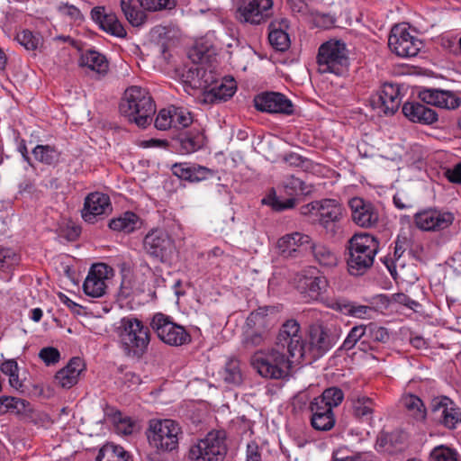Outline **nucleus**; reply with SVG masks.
<instances>
[{"mask_svg": "<svg viewBox=\"0 0 461 461\" xmlns=\"http://www.w3.org/2000/svg\"><path fill=\"white\" fill-rule=\"evenodd\" d=\"M18 42L28 50H34L40 43V37L34 35L32 32L24 30L17 34Z\"/></svg>", "mask_w": 461, "mask_h": 461, "instance_id": "51", "label": "nucleus"}, {"mask_svg": "<svg viewBox=\"0 0 461 461\" xmlns=\"http://www.w3.org/2000/svg\"><path fill=\"white\" fill-rule=\"evenodd\" d=\"M142 221L140 218L132 212H126L118 218L113 219L109 222V228L113 230L122 231L130 234L141 228Z\"/></svg>", "mask_w": 461, "mask_h": 461, "instance_id": "33", "label": "nucleus"}, {"mask_svg": "<svg viewBox=\"0 0 461 461\" xmlns=\"http://www.w3.org/2000/svg\"><path fill=\"white\" fill-rule=\"evenodd\" d=\"M309 249L313 261L321 267L329 270L337 267L339 256L337 252L327 244L311 240Z\"/></svg>", "mask_w": 461, "mask_h": 461, "instance_id": "25", "label": "nucleus"}, {"mask_svg": "<svg viewBox=\"0 0 461 461\" xmlns=\"http://www.w3.org/2000/svg\"><path fill=\"white\" fill-rule=\"evenodd\" d=\"M424 104L438 108L454 110L460 106L461 99L454 92L438 88H424L418 94Z\"/></svg>", "mask_w": 461, "mask_h": 461, "instance_id": "21", "label": "nucleus"}, {"mask_svg": "<svg viewBox=\"0 0 461 461\" xmlns=\"http://www.w3.org/2000/svg\"><path fill=\"white\" fill-rule=\"evenodd\" d=\"M191 168L192 166H189L186 163H176L173 165L172 172L178 178L189 181L188 175L192 173Z\"/></svg>", "mask_w": 461, "mask_h": 461, "instance_id": "59", "label": "nucleus"}, {"mask_svg": "<svg viewBox=\"0 0 461 461\" xmlns=\"http://www.w3.org/2000/svg\"><path fill=\"white\" fill-rule=\"evenodd\" d=\"M133 426H134L133 422L128 417H124V418L121 417L118 420V422L116 425L117 429L125 435H129V434L132 433Z\"/></svg>", "mask_w": 461, "mask_h": 461, "instance_id": "60", "label": "nucleus"}, {"mask_svg": "<svg viewBox=\"0 0 461 461\" xmlns=\"http://www.w3.org/2000/svg\"><path fill=\"white\" fill-rule=\"evenodd\" d=\"M192 173L188 175L190 182H200L212 175V171L205 167L192 166Z\"/></svg>", "mask_w": 461, "mask_h": 461, "instance_id": "57", "label": "nucleus"}, {"mask_svg": "<svg viewBox=\"0 0 461 461\" xmlns=\"http://www.w3.org/2000/svg\"><path fill=\"white\" fill-rule=\"evenodd\" d=\"M299 287L312 299H318L328 287V280L324 276H312L302 275L299 277Z\"/></svg>", "mask_w": 461, "mask_h": 461, "instance_id": "31", "label": "nucleus"}, {"mask_svg": "<svg viewBox=\"0 0 461 461\" xmlns=\"http://www.w3.org/2000/svg\"><path fill=\"white\" fill-rule=\"evenodd\" d=\"M29 402L13 396L0 397V414L12 412L15 414H23L27 411Z\"/></svg>", "mask_w": 461, "mask_h": 461, "instance_id": "38", "label": "nucleus"}, {"mask_svg": "<svg viewBox=\"0 0 461 461\" xmlns=\"http://www.w3.org/2000/svg\"><path fill=\"white\" fill-rule=\"evenodd\" d=\"M172 127L175 128L188 127L193 122L191 113L182 107L172 106Z\"/></svg>", "mask_w": 461, "mask_h": 461, "instance_id": "49", "label": "nucleus"}, {"mask_svg": "<svg viewBox=\"0 0 461 461\" xmlns=\"http://www.w3.org/2000/svg\"><path fill=\"white\" fill-rule=\"evenodd\" d=\"M150 327L160 340L170 346H182L191 341L190 334L185 329L170 321L163 313H156L150 322Z\"/></svg>", "mask_w": 461, "mask_h": 461, "instance_id": "12", "label": "nucleus"}, {"mask_svg": "<svg viewBox=\"0 0 461 461\" xmlns=\"http://www.w3.org/2000/svg\"><path fill=\"white\" fill-rule=\"evenodd\" d=\"M108 267L104 263L94 265L83 284V290L88 296L98 298L105 294Z\"/></svg>", "mask_w": 461, "mask_h": 461, "instance_id": "22", "label": "nucleus"}, {"mask_svg": "<svg viewBox=\"0 0 461 461\" xmlns=\"http://www.w3.org/2000/svg\"><path fill=\"white\" fill-rule=\"evenodd\" d=\"M92 19L97 23L101 29L118 38H125L127 32L122 23L113 13H106L104 6L94 7L91 11Z\"/></svg>", "mask_w": 461, "mask_h": 461, "instance_id": "23", "label": "nucleus"}, {"mask_svg": "<svg viewBox=\"0 0 461 461\" xmlns=\"http://www.w3.org/2000/svg\"><path fill=\"white\" fill-rule=\"evenodd\" d=\"M388 46L399 57H414L420 50L421 42L410 34L407 28L394 25L388 38Z\"/></svg>", "mask_w": 461, "mask_h": 461, "instance_id": "13", "label": "nucleus"}, {"mask_svg": "<svg viewBox=\"0 0 461 461\" xmlns=\"http://www.w3.org/2000/svg\"><path fill=\"white\" fill-rule=\"evenodd\" d=\"M1 371L8 376H14V374L18 371L17 362L14 359L3 362L1 365Z\"/></svg>", "mask_w": 461, "mask_h": 461, "instance_id": "64", "label": "nucleus"}, {"mask_svg": "<svg viewBox=\"0 0 461 461\" xmlns=\"http://www.w3.org/2000/svg\"><path fill=\"white\" fill-rule=\"evenodd\" d=\"M262 203L270 205L275 211L281 212L294 208L295 205V199L294 197H290L283 201L275 194H270L262 200Z\"/></svg>", "mask_w": 461, "mask_h": 461, "instance_id": "48", "label": "nucleus"}, {"mask_svg": "<svg viewBox=\"0 0 461 461\" xmlns=\"http://www.w3.org/2000/svg\"><path fill=\"white\" fill-rule=\"evenodd\" d=\"M32 154L37 161L49 166L56 165L60 158V153L50 145H37Z\"/></svg>", "mask_w": 461, "mask_h": 461, "instance_id": "40", "label": "nucleus"}, {"mask_svg": "<svg viewBox=\"0 0 461 461\" xmlns=\"http://www.w3.org/2000/svg\"><path fill=\"white\" fill-rule=\"evenodd\" d=\"M333 309L339 311L342 313L348 314L356 318H365L374 312V309L366 305H355L348 302H335Z\"/></svg>", "mask_w": 461, "mask_h": 461, "instance_id": "41", "label": "nucleus"}, {"mask_svg": "<svg viewBox=\"0 0 461 461\" xmlns=\"http://www.w3.org/2000/svg\"><path fill=\"white\" fill-rule=\"evenodd\" d=\"M374 405L373 400L366 396H357L352 401L354 414L358 418L370 416L373 413Z\"/></svg>", "mask_w": 461, "mask_h": 461, "instance_id": "45", "label": "nucleus"}, {"mask_svg": "<svg viewBox=\"0 0 461 461\" xmlns=\"http://www.w3.org/2000/svg\"><path fill=\"white\" fill-rule=\"evenodd\" d=\"M95 461H132L130 454L121 446L105 444L100 450Z\"/></svg>", "mask_w": 461, "mask_h": 461, "instance_id": "36", "label": "nucleus"}, {"mask_svg": "<svg viewBox=\"0 0 461 461\" xmlns=\"http://www.w3.org/2000/svg\"><path fill=\"white\" fill-rule=\"evenodd\" d=\"M311 240L312 238L306 234L293 232L281 237L277 241V247L284 258H297L299 248L309 245Z\"/></svg>", "mask_w": 461, "mask_h": 461, "instance_id": "26", "label": "nucleus"}, {"mask_svg": "<svg viewBox=\"0 0 461 461\" xmlns=\"http://www.w3.org/2000/svg\"><path fill=\"white\" fill-rule=\"evenodd\" d=\"M401 102L398 86L388 83L384 84L381 90L371 98L373 108L385 115H393L397 112Z\"/></svg>", "mask_w": 461, "mask_h": 461, "instance_id": "19", "label": "nucleus"}, {"mask_svg": "<svg viewBox=\"0 0 461 461\" xmlns=\"http://www.w3.org/2000/svg\"><path fill=\"white\" fill-rule=\"evenodd\" d=\"M432 461H457L456 453L445 446L436 447L430 454Z\"/></svg>", "mask_w": 461, "mask_h": 461, "instance_id": "52", "label": "nucleus"}, {"mask_svg": "<svg viewBox=\"0 0 461 461\" xmlns=\"http://www.w3.org/2000/svg\"><path fill=\"white\" fill-rule=\"evenodd\" d=\"M344 399V393L339 387H330L314 397L309 404L310 423L317 431H329L336 424L333 408L338 407Z\"/></svg>", "mask_w": 461, "mask_h": 461, "instance_id": "3", "label": "nucleus"}, {"mask_svg": "<svg viewBox=\"0 0 461 461\" xmlns=\"http://www.w3.org/2000/svg\"><path fill=\"white\" fill-rule=\"evenodd\" d=\"M209 48L200 47L198 43L189 51V58L194 63L206 62L210 58Z\"/></svg>", "mask_w": 461, "mask_h": 461, "instance_id": "56", "label": "nucleus"}, {"mask_svg": "<svg viewBox=\"0 0 461 461\" xmlns=\"http://www.w3.org/2000/svg\"><path fill=\"white\" fill-rule=\"evenodd\" d=\"M310 402L309 393L307 392H300L294 397L293 405L294 408L302 410Z\"/></svg>", "mask_w": 461, "mask_h": 461, "instance_id": "63", "label": "nucleus"}, {"mask_svg": "<svg viewBox=\"0 0 461 461\" xmlns=\"http://www.w3.org/2000/svg\"><path fill=\"white\" fill-rule=\"evenodd\" d=\"M288 27L287 21L282 20L276 26V22L270 24V32L268 34L269 43L278 51H285L290 46V38L285 31Z\"/></svg>", "mask_w": 461, "mask_h": 461, "instance_id": "32", "label": "nucleus"}, {"mask_svg": "<svg viewBox=\"0 0 461 461\" xmlns=\"http://www.w3.org/2000/svg\"><path fill=\"white\" fill-rule=\"evenodd\" d=\"M146 435L150 447L158 454H165L177 449L182 429L178 422L170 419L151 420Z\"/></svg>", "mask_w": 461, "mask_h": 461, "instance_id": "5", "label": "nucleus"}, {"mask_svg": "<svg viewBox=\"0 0 461 461\" xmlns=\"http://www.w3.org/2000/svg\"><path fill=\"white\" fill-rule=\"evenodd\" d=\"M222 377L226 384L239 386L243 382V374L240 368V362L235 357L228 359L224 366Z\"/></svg>", "mask_w": 461, "mask_h": 461, "instance_id": "37", "label": "nucleus"}, {"mask_svg": "<svg viewBox=\"0 0 461 461\" xmlns=\"http://www.w3.org/2000/svg\"><path fill=\"white\" fill-rule=\"evenodd\" d=\"M84 366L80 357H72L65 367L57 372L55 383L62 388H71L77 383Z\"/></svg>", "mask_w": 461, "mask_h": 461, "instance_id": "27", "label": "nucleus"}, {"mask_svg": "<svg viewBox=\"0 0 461 461\" xmlns=\"http://www.w3.org/2000/svg\"><path fill=\"white\" fill-rule=\"evenodd\" d=\"M276 348L285 349L292 362L300 364L305 358L306 339L299 322L294 319L285 321L276 339Z\"/></svg>", "mask_w": 461, "mask_h": 461, "instance_id": "8", "label": "nucleus"}, {"mask_svg": "<svg viewBox=\"0 0 461 461\" xmlns=\"http://www.w3.org/2000/svg\"><path fill=\"white\" fill-rule=\"evenodd\" d=\"M227 451L226 432L212 430L190 447L188 458L191 461H223Z\"/></svg>", "mask_w": 461, "mask_h": 461, "instance_id": "9", "label": "nucleus"}, {"mask_svg": "<svg viewBox=\"0 0 461 461\" xmlns=\"http://www.w3.org/2000/svg\"><path fill=\"white\" fill-rule=\"evenodd\" d=\"M272 6V0H240L237 18L242 23L259 24L270 17Z\"/></svg>", "mask_w": 461, "mask_h": 461, "instance_id": "14", "label": "nucleus"}, {"mask_svg": "<svg viewBox=\"0 0 461 461\" xmlns=\"http://www.w3.org/2000/svg\"><path fill=\"white\" fill-rule=\"evenodd\" d=\"M340 330L322 323H313L309 327L306 339L305 357L318 359L329 352L339 341Z\"/></svg>", "mask_w": 461, "mask_h": 461, "instance_id": "10", "label": "nucleus"}, {"mask_svg": "<svg viewBox=\"0 0 461 461\" xmlns=\"http://www.w3.org/2000/svg\"><path fill=\"white\" fill-rule=\"evenodd\" d=\"M143 250L162 263L170 262L176 252L173 239L162 229H152L144 237Z\"/></svg>", "mask_w": 461, "mask_h": 461, "instance_id": "11", "label": "nucleus"}, {"mask_svg": "<svg viewBox=\"0 0 461 461\" xmlns=\"http://www.w3.org/2000/svg\"><path fill=\"white\" fill-rule=\"evenodd\" d=\"M173 121L172 107H169L168 109H162L159 111L154 123L158 130L165 131L172 127Z\"/></svg>", "mask_w": 461, "mask_h": 461, "instance_id": "54", "label": "nucleus"}, {"mask_svg": "<svg viewBox=\"0 0 461 461\" xmlns=\"http://www.w3.org/2000/svg\"><path fill=\"white\" fill-rule=\"evenodd\" d=\"M285 193L290 195H306L312 192V186L307 185L302 179L289 176L284 181Z\"/></svg>", "mask_w": 461, "mask_h": 461, "instance_id": "42", "label": "nucleus"}, {"mask_svg": "<svg viewBox=\"0 0 461 461\" xmlns=\"http://www.w3.org/2000/svg\"><path fill=\"white\" fill-rule=\"evenodd\" d=\"M402 113L411 122L430 125L438 119L437 112L419 102H407L402 105Z\"/></svg>", "mask_w": 461, "mask_h": 461, "instance_id": "24", "label": "nucleus"}, {"mask_svg": "<svg viewBox=\"0 0 461 461\" xmlns=\"http://www.w3.org/2000/svg\"><path fill=\"white\" fill-rule=\"evenodd\" d=\"M318 70L321 74L331 73L341 76L349 66L348 51L345 42L330 40L322 43L316 57Z\"/></svg>", "mask_w": 461, "mask_h": 461, "instance_id": "7", "label": "nucleus"}, {"mask_svg": "<svg viewBox=\"0 0 461 461\" xmlns=\"http://www.w3.org/2000/svg\"><path fill=\"white\" fill-rule=\"evenodd\" d=\"M439 421L449 429H456L461 423V410L452 402L445 408L444 414H440Z\"/></svg>", "mask_w": 461, "mask_h": 461, "instance_id": "44", "label": "nucleus"}, {"mask_svg": "<svg viewBox=\"0 0 461 461\" xmlns=\"http://www.w3.org/2000/svg\"><path fill=\"white\" fill-rule=\"evenodd\" d=\"M236 91V84L233 78L225 79L216 83L203 94V102L207 104H218L226 102L232 97Z\"/></svg>", "mask_w": 461, "mask_h": 461, "instance_id": "30", "label": "nucleus"}, {"mask_svg": "<svg viewBox=\"0 0 461 461\" xmlns=\"http://www.w3.org/2000/svg\"><path fill=\"white\" fill-rule=\"evenodd\" d=\"M79 64L95 73L98 78L104 77L109 70V61L106 57L94 50L83 52Z\"/></svg>", "mask_w": 461, "mask_h": 461, "instance_id": "29", "label": "nucleus"}, {"mask_svg": "<svg viewBox=\"0 0 461 461\" xmlns=\"http://www.w3.org/2000/svg\"><path fill=\"white\" fill-rule=\"evenodd\" d=\"M401 402L405 409L407 414L417 421H423L427 416V410L422 400L414 395H403Z\"/></svg>", "mask_w": 461, "mask_h": 461, "instance_id": "35", "label": "nucleus"}, {"mask_svg": "<svg viewBox=\"0 0 461 461\" xmlns=\"http://www.w3.org/2000/svg\"><path fill=\"white\" fill-rule=\"evenodd\" d=\"M119 110L130 122L140 128H146L152 122L156 105L147 89L132 86L125 90Z\"/></svg>", "mask_w": 461, "mask_h": 461, "instance_id": "1", "label": "nucleus"}, {"mask_svg": "<svg viewBox=\"0 0 461 461\" xmlns=\"http://www.w3.org/2000/svg\"><path fill=\"white\" fill-rule=\"evenodd\" d=\"M175 141L180 153L191 154L199 150L204 146L205 136L200 130L194 129L180 133Z\"/></svg>", "mask_w": 461, "mask_h": 461, "instance_id": "28", "label": "nucleus"}, {"mask_svg": "<svg viewBox=\"0 0 461 461\" xmlns=\"http://www.w3.org/2000/svg\"><path fill=\"white\" fill-rule=\"evenodd\" d=\"M454 219V214L450 212L429 208L415 213L414 223L424 231H440L448 228Z\"/></svg>", "mask_w": 461, "mask_h": 461, "instance_id": "16", "label": "nucleus"}, {"mask_svg": "<svg viewBox=\"0 0 461 461\" xmlns=\"http://www.w3.org/2000/svg\"><path fill=\"white\" fill-rule=\"evenodd\" d=\"M267 335L268 334L266 332H261L260 330H256L248 326H245L242 345L248 349L261 346L264 344Z\"/></svg>", "mask_w": 461, "mask_h": 461, "instance_id": "43", "label": "nucleus"}, {"mask_svg": "<svg viewBox=\"0 0 461 461\" xmlns=\"http://www.w3.org/2000/svg\"><path fill=\"white\" fill-rule=\"evenodd\" d=\"M116 333L126 357L140 359L147 352L150 342V331L142 321L132 316L123 317L120 321Z\"/></svg>", "mask_w": 461, "mask_h": 461, "instance_id": "2", "label": "nucleus"}, {"mask_svg": "<svg viewBox=\"0 0 461 461\" xmlns=\"http://www.w3.org/2000/svg\"><path fill=\"white\" fill-rule=\"evenodd\" d=\"M273 311L274 307H258L256 311H253L248 316L246 321V326L268 334V331L271 329V320L268 316V312Z\"/></svg>", "mask_w": 461, "mask_h": 461, "instance_id": "34", "label": "nucleus"}, {"mask_svg": "<svg viewBox=\"0 0 461 461\" xmlns=\"http://www.w3.org/2000/svg\"><path fill=\"white\" fill-rule=\"evenodd\" d=\"M259 375L267 379H283L287 376L293 364L292 359L278 348L257 351L250 359Z\"/></svg>", "mask_w": 461, "mask_h": 461, "instance_id": "6", "label": "nucleus"}, {"mask_svg": "<svg viewBox=\"0 0 461 461\" xmlns=\"http://www.w3.org/2000/svg\"><path fill=\"white\" fill-rule=\"evenodd\" d=\"M303 214H315L319 217V221L322 227L329 229L339 221L342 216V207L337 200L324 199L321 201H313L302 207Z\"/></svg>", "mask_w": 461, "mask_h": 461, "instance_id": "15", "label": "nucleus"}, {"mask_svg": "<svg viewBox=\"0 0 461 461\" xmlns=\"http://www.w3.org/2000/svg\"><path fill=\"white\" fill-rule=\"evenodd\" d=\"M255 107L269 113H294V104L290 99L279 92H264L255 96Z\"/></svg>", "mask_w": 461, "mask_h": 461, "instance_id": "17", "label": "nucleus"}, {"mask_svg": "<svg viewBox=\"0 0 461 461\" xmlns=\"http://www.w3.org/2000/svg\"><path fill=\"white\" fill-rule=\"evenodd\" d=\"M331 461H375L374 457L366 452H357L351 456H345L343 451L333 452Z\"/></svg>", "mask_w": 461, "mask_h": 461, "instance_id": "53", "label": "nucleus"}, {"mask_svg": "<svg viewBox=\"0 0 461 461\" xmlns=\"http://www.w3.org/2000/svg\"><path fill=\"white\" fill-rule=\"evenodd\" d=\"M363 337H366L365 326L359 325L353 327L348 334L347 338L344 339L340 349L350 350L357 345V343L359 344Z\"/></svg>", "mask_w": 461, "mask_h": 461, "instance_id": "47", "label": "nucleus"}, {"mask_svg": "<svg viewBox=\"0 0 461 461\" xmlns=\"http://www.w3.org/2000/svg\"><path fill=\"white\" fill-rule=\"evenodd\" d=\"M366 337L371 339L372 342L375 345L377 343H386L390 339V334L387 329L377 326L376 324L370 323L365 326Z\"/></svg>", "mask_w": 461, "mask_h": 461, "instance_id": "46", "label": "nucleus"}, {"mask_svg": "<svg viewBox=\"0 0 461 461\" xmlns=\"http://www.w3.org/2000/svg\"><path fill=\"white\" fill-rule=\"evenodd\" d=\"M112 210L110 197L105 194L94 192L85 198L82 218L88 223H95L110 214Z\"/></svg>", "mask_w": 461, "mask_h": 461, "instance_id": "18", "label": "nucleus"}, {"mask_svg": "<svg viewBox=\"0 0 461 461\" xmlns=\"http://www.w3.org/2000/svg\"><path fill=\"white\" fill-rule=\"evenodd\" d=\"M446 176L451 183L461 184V162L446 171Z\"/></svg>", "mask_w": 461, "mask_h": 461, "instance_id": "61", "label": "nucleus"}, {"mask_svg": "<svg viewBox=\"0 0 461 461\" xmlns=\"http://www.w3.org/2000/svg\"><path fill=\"white\" fill-rule=\"evenodd\" d=\"M138 2L143 9L151 12L172 9L176 5V0H138Z\"/></svg>", "mask_w": 461, "mask_h": 461, "instance_id": "50", "label": "nucleus"}, {"mask_svg": "<svg viewBox=\"0 0 461 461\" xmlns=\"http://www.w3.org/2000/svg\"><path fill=\"white\" fill-rule=\"evenodd\" d=\"M353 221L362 228L375 227L379 214L375 205L360 197H354L348 202Z\"/></svg>", "mask_w": 461, "mask_h": 461, "instance_id": "20", "label": "nucleus"}, {"mask_svg": "<svg viewBox=\"0 0 461 461\" xmlns=\"http://www.w3.org/2000/svg\"><path fill=\"white\" fill-rule=\"evenodd\" d=\"M247 461H262L258 446L256 443L248 444Z\"/></svg>", "mask_w": 461, "mask_h": 461, "instance_id": "62", "label": "nucleus"}, {"mask_svg": "<svg viewBox=\"0 0 461 461\" xmlns=\"http://www.w3.org/2000/svg\"><path fill=\"white\" fill-rule=\"evenodd\" d=\"M379 242L374 236L364 233L355 234L348 245L347 265L351 276L364 275L374 263Z\"/></svg>", "mask_w": 461, "mask_h": 461, "instance_id": "4", "label": "nucleus"}, {"mask_svg": "<svg viewBox=\"0 0 461 461\" xmlns=\"http://www.w3.org/2000/svg\"><path fill=\"white\" fill-rule=\"evenodd\" d=\"M39 357L47 366H51L59 361L60 353L56 348L46 347L41 349Z\"/></svg>", "mask_w": 461, "mask_h": 461, "instance_id": "55", "label": "nucleus"}, {"mask_svg": "<svg viewBox=\"0 0 461 461\" xmlns=\"http://www.w3.org/2000/svg\"><path fill=\"white\" fill-rule=\"evenodd\" d=\"M453 402L447 396L435 397L431 400L430 410L432 413L436 414L440 412L444 414L446 407H449Z\"/></svg>", "mask_w": 461, "mask_h": 461, "instance_id": "58", "label": "nucleus"}, {"mask_svg": "<svg viewBox=\"0 0 461 461\" xmlns=\"http://www.w3.org/2000/svg\"><path fill=\"white\" fill-rule=\"evenodd\" d=\"M134 0H121L122 11L127 21L134 27L144 23L146 15L133 5Z\"/></svg>", "mask_w": 461, "mask_h": 461, "instance_id": "39", "label": "nucleus"}]
</instances>
